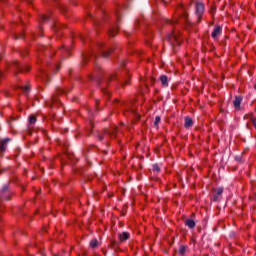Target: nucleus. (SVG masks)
<instances>
[{
  "label": "nucleus",
  "instance_id": "obj_1",
  "mask_svg": "<svg viewBox=\"0 0 256 256\" xmlns=\"http://www.w3.org/2000/svg\"><path fill=\"white\" fill-rule=\"evenodd\" d=\"M168 41L172 47L175 45H181V40L179 39V34L172 33L168 35Z\"/></svg>",
  "mask_w": 256,
  "mask_h": 256
},
{
  "label": "nucleus",
  "instance_id": "obj_2",
  "mask_svg": "<svg viewBox=\"0 0 256 256\" xmlns=\"http://www.w3.org/2000/svg\"><path fill=\"white\" fill-rule=\"evenodd\" d=\"M205 11V5L201 2H196V15L198 16V21H201V17Z\"/></svg>",
  "mask_w": 256,
  "mask_h": 256
},
{
  "label": "nucleus",
  "instance_id": "obj_3",
  "mask_svg": "<svg viewBox=\"0 0 256 256\" xmlns=\"http://www.w3.org/2000/svg\"><path fill=\"white\" fill-rule=\"evenodd\" d=\"M10 141H11V139L5 138L0 142V152L1 153H5V151L7 150V145L9 144Z\"/></svg>",
  "mask_w": 256,
  "mask_h": 256
},
{
  "label": "nucleus",
  "instance_id": "obj_4",
  "mask_svg": "<svg viewBox=\"0 0 256 256\" xmlns=\"http://www.w3.org/2000/svg\"><path fill=\"white\" fill-rule=\"evenodd\" d=\"M222 32L223 28H221V26H216L211 34L212 39H217Z\"/></svg>",
  "mask_w": 256,
  "mask_h": 256
},
{
  "label": "nucleus",
  "instance_id": "obj_5",
  "mask_svg": "<svg viewBox=\"0 0 256 256\" xmlns=\"http://www.w3.org/2000/svg\"><path fill=\"white\" fill-rule=\"evenodd\" d=\"M214 197H213V201H219L220 199H222V195H223V188H217L214 190Z\"/></svg>",
  "mask_w": 256,
  "mask_h": 256
},
{
  "label": "nucleus",
  "instance_id": "obj_6",
  "mask_svg": "<svg viewBox=\"0 0 256 256\" xmlns=\"http://www.w3.org/2000/svg\"><path fill=\"white\" fill-rule=\"evenodd\" d=\"M130 237L129 232H122L118 235L120 243H125Z\"/></svg>",
  "mask_w": 256,
  "mask_h": 256
},
{
  "label": "nucleus",
  "instance_id": "obj_7",
  "mask_svg": "<svg viewBox=\"0 0 256 256\" xmlns=\"http://www.w3.org/2000/svg\"><path fill=\"white\" fill-rule=\"evenodd\" d=\"M160 83H161L162 87H169V78L166 75H161Z\"/></svg>",
  "mask_w": 256,
  "mask_h": 256
},
{
  "label": "nucleus",
  "instance_id": "obj_8",
  "mask_svg": "<svg viewBox=\"0 0 256 256\" xmlns=\"http://www.w3.org/2000/svg\"><path fill=\"white\" fill-rule=\"evenodd\" d=\"M241 101H243V98H241V96L235 97V100L233 101L235 109H239V107H241Z\"/></svg>",
  "mask_w": 256,
  "mask_h": 256
},
{
  "label": "nucleus",
  "instance_id": "obj_9",
  "mask_svg": "<svg viewBox=\"0 0 256 256\" xmlns=\"http://www.w3.org/2000/svg\"><path fill=\"white\" fill-rule=\"evenodd\" d=\"M184 127L189 129V127H193V120L190 117H185Z\"/></svg>",
  "mask_w": 256,
  "mask_h": 256
},
{
  "label": "nucleus",
  "instance_id": "obj_10",
  "mask_svg": "<svg viewBox=\"0 0 256 256\" xmlns=\"http://www.w3.org/2000/svg\"><path fill=\"white\" fill-rule=\"evenodd\" d=\"M185 225L190 229H195V222L193 221V219H187L185 221Z\"/></svg>",
  "mask_w": 256,
  "mask_h": 256
},
{
  "label": "nucleus",
  "instance_id": "obj_11",
  "mask_svg": "<svg viewBox=\"0 0 256 256\" xmlns=\"http://www.w3.org/2000/svg\"><path fill=\"white\" fill-rule=\"evenodd\" d=\"M12 67H14V69H18V71H23V66H21L17 61L13 62Z\"/></svg>",
  "mask_w": 256,
  "mask_h": 256
},
{
  "label": "nucleus",
  "instance_id": "obj_12",
  "mask_svg": "<svg viewBox=\"0 0 256 256\" xmlns=\"http://www.w3.org/2000/svg\"><path fill=\"white\" fill-rule=\"evenodd\" d=\"M90 247H92V249H95L96 247H99V241L97 239L91 240Z\"/></svg>",
  "mask_w": 256,
  "mask_h": 256
},
{
  "label": "nucleus",
  "instance_id": "obj_13",
  "mask_svg": "<svg viewBox=\"0 0 256 256\" xmlns=\"http://www.w3.org/2000/svg\"><path fill=\"white\" fill-rule=\"evenodd\" d=\"M105 133L106 135H110V137H115V134L117 133V129L106 130Z\"/></svg>",
  "mask_w": 256,
  "mask_h": 256
},
{
  "label": "nucleus",
  "instance_id": "obj_14",
  "mask_svg": "<svg viewBox=\"0 0 256 256\" xmlns=\"http://www.w3.org/2000/svg\"><path fill=\"white\" fill-rule=\"evenodd\" d=\"M187 253V246H180V248H179V254L180 255H185Z\"/></svg>",
  "mask_w": 256,
  "mask_h": 256
},
{
  "label": "nucleus",
  "instance_id": "obj_15",
  "mask_svg": "<svg viewBox=\"0 0 256 256\" xmlns=\"http://www.w3.org/2000/svg\"><path fill=\"white\" fill-rule=\"evenodd\" d=\"M40 21H41V23H45V21H49V16L42 14L40 16Z\"/></svg>",
  "mask_w": 256,
  "mask_h": 256
},
{
  "label": "nucleus",
  "instance_id": "obj_16",
  "mask_svg": "<svg viewBox=\"0 0 256 256\" xmlns=\"http://www.w3.org/2000/svg\"><path fill=\"white\" fill-rule=\"evenodd\" d=\"M110 37H115L117 35V28H112L109 30Z\"/></svg>",
  "mask_w": 256,
  "mask_h": 256
},
{
  "label": "nucleus",
  "instance_id": "obj_17",
  "mask_svg": "<svg viewBox=\"0 0 256 256\" xmlns=\"http://www.w3.org/2000/svg\"><path fill=\"white\" fill-rule=\"evenodd\" d=\"M159 123H161V117L156 116L154 121V127H159Z\"/></svg>",
  "mask_w": 256,
  "mask_h": 256
},
{
  "label": "nucleus",
  "instance_id": "obj_18",
  "mask_svg": "<svg viewBox=\"0 0 256 256\" xmlns=\"http://www.w3.org/2000/svg\"><path fill=\"white\" fill-rule=\"evenodd\" d=\"M111 51H113V50H108V51L102 50V52H101L102 57H109V55L111 54Z\"/></svg>",
  "mask_w": 256,
  "mask_h": 256
},
{
  "label": "nucleus",
  "instance_id": "obj_19",
  "mask_svg": "<svg viewBox=\"0 0 256 256\" xmlns=\"http://www.w3.org/2000/svg\"><path fill=\"white\" fill-rule=\"evenodd\" d=\"M36 121H37V118H35V116H30V118H29L30 125H34V123H36Z\"/></svg>",
  "mask_w": 256,
  "mask_h": 256
},
{
  "label": "nucleus",
  "instance_id": "obj_20",
  "mask_svg": "<svg viewBox=\"0 0 256 256\" xmlns=\"http://www.w3.org/2000/svg\"><path fill=\"white\" fill-rule=\"evenodd\" d=\"M7 191H9V186L8 185H4L2 187L1 193H7Z\"/></svg>",
  "mask_w": 256,
  "mask_h": 256
},
{
  "label": "nucleus",
  "instance_id": "obj_21",
  "mask_svg": "<svg viewBox=\"0 0 256 256\" xmlns=\"http://www.w3.org/2000/svg\"><path fill=\"white\" fill-rule=\"evenodd\" d=\"M250 121L252 122L253 126L256 129V117L250 116Z\"/></svg>",
  "mask_w": 256,
  "mask_h": 256
},
{
  "label": "nucleus",
  "instance_id": "obj_22",
  "mask_svg": "<svg viewBox=\"0 0 256 256\" xmlns=\"http://www.w3.org/2000/svg\"><path fill=\"white\" fill-rule=\"evenodd\" d=\"M153 171H157V173H159L161 171V169L159 168V165L154 164L153 165Z\"/></svg>",
  "mask_w": 256,
  "mask_h": 256
},
{
  "label": "nucleus",
  "instance_id": "obj_23",
  "mask_svg": "<svg viewBox=\"0 0 256 256\" xmlns=\"http://www.w3.org/2000/svg\"><path fill=\"white\" fill-rule=\"evenodd\" d=\"M22 91L27 94L30 91L29 86L22 87Z\"/></svg>",
  "mask_w": 256,
  "mask_h": 256
},
{
  "label": "nucleus",
  "instance_id": "obj_24",
  "mask_svg": "<svg viewBox=\"0 0 256 256\" xmlns=\"http://www.w3.org/2000/svg\"><path fill=\"white\" fill-rule=\"evenodd\" d=\"M56 93L59 94V93H65V90L61 89V88H57L56 89Z\"/></svg>",
  "mask_w": 256,
  "mask_h": 256
},
{
  "label": "nucleus",
  "instance_id": "obj_25",
  "mask_svg": "<svg viewBox=\"0 0 256 256\" xmlns=\"http://www.w3.org/2000/svg\"><path fill=\"white\" fill-rule=\"evenodd\" d=\"M23 37H24V34H23V33H20V35L15 36V39H23Z\"/></svg>",
  "mask_w": 256,
  "mask_h": 256
},
{
  "label": "nucleus",
  "instance_id": "obj_26",
  "mask_svg": "<svg viewBox=\"0 0 256 256\" xmlns=\"http://www.w3.org/2000/svg\"><path fill=\"white\" fill-rule=\"evenodd\" d=\"M52 103H57V96L52 97Z\"/></svg>",
  "mask_w": 256,
  "mask_h": 256
},
{
  "label": "nucleus",
  "instance_id": "obj_27",
  "mask_svg": "<svg viewBox=\"0 0 256 256\" xmlns=\"http://www.w3.org/2000/svg\"><path fill=\"white\" fill-rule=\"evenodd\" d=\"M129 84V80H125L124 83H122V87Z\"/></svg>",
  "mask_w": 256,
  "mask_h": 256
},
{
  "label": "nucleus",
  "instance_id": "obj_28",
  "mask_svg": "<svg viewBox=\"0 0 256 256\" xmlns=\"http://www.w3.org/2000/svg\"><path fill=\"white\" fill-rule=\"evenodd\" d=\"M244 119H249V115H244Z\"/></svg>",
  "mask_w": 256,
  "mask_h": 256
},
{
  "label": "nucleus",
  "instance_id": "obj_29",
  "mask_svg": "<svg viewBox=\"0 0 256 256\" xmlns=\"http://www.w3.org/2000/svg\"><path fill=\"white\" fill-rule=\"evenodd\" d=\"M110 79H115V74L110 76Z\"/></svg>",
  "mask_w": 256,
  "mask_h": 256
},
{
  "label": "nucleus",
  "instance_id": "obj_30",
  "mask_svg": "<svg viewBox=\"0 0 256 256\" xmlns=\"http://www.w3.org/2000/svg\"><path fill=\"white\" fill-rule=\"evenodd\" d=\"M99 140H100V141H103V136H99Z\"/></svg>",
  "mask_w": 256,
  "mask_h": 256
},
{
  "label": "nucleus",
  "instance_id": "obj_31",
  "mask_svg": "<svg viewBox=\"0 0 256 256\" xmlns=\"http://www.w3.org/2000/svg\"><path fill=\"white\" fill-rule=\"evenodd\" d=\"M100 49H103V44H99Z\"/></svg>",
  "mask_w": 256,
  "mask_h": 256
},
{
  "label": "nucleus",
  "instance_id": "obj_32",
  "mask_svg": "<svg viewBox=\"0 0 256 256\" xmlns=\"http://www.w3.org/2000/svg\"><path fill=\"white\" fill-rule=\"evenodd\" d=\"M26 71H29V67L28 66H26Z\"/></svg>",
  "mask_w": 256,
  "mask_h": 256
},
{
  "label": "nucleus",
  "instance_id": "obj_33",
  "mask_svg": "<svg viewBox=\"0 0 256 256\" xmlns=\"http://www.w3.org/2000/svg\"><path fill=\"white\" fill-rule=\"evenodd\" d=\"M84 61H87V57L84 58Z\"/></svg>",
  "mask_w": 256,
  "mask_h": 256
},
{
  "label": "nucleus",
  "instance_id": "obj_34",
  "mask_svg": "<svg viewBox=\"0 0 256 256\" xmlns=\"http://www.w3.org/2000/svg\"><path fill=\"white\" fill-rule=\"evenodd\" d=\"M169 23H173V21L169 20Z\"/></svg>",
  "mask_w": 256,
  "mask_h": 256
},
{
  "label": "nucleus",
  "instance_id": "obj_35",
  "mask_svg": "<svg viewBox=\"0 0 256 256\" xmlns=\"http://www.w3.org/2000/svg\"><path fill=\"white\" fill-rule=\"evenodd\" d=\"M65 51H69V49H65Z\"/></svg>",
  "mask_w": 256,
  "mask_h": 256
},
{
  "label": "nucleus",
  "instance_id": "obj_36",
  "mask_svg": "<svg viewBox=\"0 0 256 256\" xmlns=\"http://www.w3.org/2000/svg\"><path fill=\"white\" fill-rule=\"evenodd\" d=\"M57 69H59V66H57Z\"/></svg>",
  "mask_w": 256,
  "mask_h": 256
}]
</instances>
